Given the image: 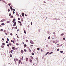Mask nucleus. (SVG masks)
Returning <instances> with one entry per match:
<instances>
[{"label":"nucleus","instance_id":"obj_1","mask_svg":"<svg viewBox=\"0 0 66 66\" xmlns=\"http://www.w3.org/2000/svg\"><path fill=\"white\" fill-rule=\"evenodd\" d=\"M30 43L31 44H34V42H33V41L32 40H30Z\"/></svg>","mask_w":66,"mask_h":66},{"label":"nucleus","instance_id":"obj_2","mask_svg":"<svg viewBox=\"0 0 66 66\" xmlns=\"http://www.w3.org/2000/svg\"><path fill=\"white\" fill-rule=\"evenodd\" d=\"M52 39H54V38H55V36H52Z\"/></svg>","mask_w":66,"mask_h":66},{"label":"nucleus","instance_id":"obj_3","mask_svg":"<svg viewBox=\"0 0 66 66\" xmlns=\"http://www.w3.org/2000/svg\"><path fill=\"white\" fill-rule=\"evenodd\" d=\"M12 49L14 50H16V48H15V47H12Z\"/></svg>","mask_w":66,"mask_h":66},{"label":"nucleus","instance_id":"obj_4","mask_svg":"<svg viewBox=\"0 0 66 66\" xmlns=\"http://www.w3.org/2000/svg\"><path fill=\"white\" fill-rule=\"evenodd\" d=\"M16 22H15L14 24H13V26L15 27V26H16Z\"/></svg>","mask_w":66,"mask_h":66},{"label":"nucleus","instance_id":"obj_5","mask_svg":"<svg viewBox=\"0 0 66 66\" xmlns=\"http://www.w3.org/2000/svg\"><path fill=\"white\" fill-rule=\"evenodd\" d=\"M22 15L23 16V17H24V14L23 13H22Z\"/></svg>","mask_w":66,"mask_h":66},{"label":"nucleus","instance_id":"obj_6","mask_svg":"<svg viewBox=\"0 0 66 66\" xmlns=\"http://www.w3.org/2000/svg\"><path fill=\"white\" fill-rule=\"evenodd\" d=\"M26 62H28L29 61V59L28 58L26 59Z\"/></svg>","mask_w":66,"mask_h":66},{"label":"nucleus","instance_id":"obj_7","mask_svg":"<svg viewBox=\"0 0 66 66\" xmlns=\"http://www.w3.org/2000/svg\"><path fill=\"white\" fill-rule=\"evenodd\" d=\"M29 61H30V62L31 63H32V60H31V59H30Z\"/></svg>","mask_w":66,"mask_h":66},{"label":"nucleus","instance_id":"obj_8","mask_svg":"<svg viewBox=\"0 0 66 66\" xmlns=\"http://www.w3.org/2000/svg\"><path fill=\"white\" fill-rule=\"evenodd\" d=\"M4 21V19H3L1 21H0V22H3V21Z\"/></svg>","mask_w":66,"mask_h":66},{"label":"nucleus","instance_id":"obj_9","mask_svg":"<svg viewBox=\"0 0 66 66\" xmlns=\"http://www.w3.org/2000/svg\"><path fill=\"white\" fill-rule=\"evenodd\" d=\"M21 60H20L19 61V64H20V63H21Z\"/></svg>","mask_w":66,"mask_h":66},{"label":"nucleus","instance_id":"obj_10","mask_svg":"<svg viewBox=\"0 0 66 66\" xmlns=\"http://www.w3.org/2000/svg\"><path fill=\"white\" fill-rule=\"evenodd\" d=\"M27 47V45L26 44H24V48H26Z\"/></svg>","mask_w":66,"mask_h":66},{"label":"nucleus","instance_id":"obj_11","mask_svg":"<svg viewBox=\"0 0 66 66\" xmlns=\"http://www.w3.org/2000/svg\"><path fill=\"white\" fill-rule=\"evenodd\" d=\"M21 53H23V51L22 50L21 51Z\"/></svg>","mask_w":66,"mask_h":66},{"label":"nucleus","instance_id":"obj_12","mask_svg":"<svg viewBox=\"0 0 66 66\" xmlns=\"http://www.w3.org/2000/svg\"><path fill=\"white\" fill-rule=\"evenodd\" d=\"M10 22L9 21H7L6 22L7 23H10Z\"/></svg>","mask_w":66,"mask_h":66},{"label":"nucleus","instance_id":"obj_13","mask_svg":"<svg viewBox=\"0 0 66 66\" xmlns=\"http://www.w3.org/2000/svg\"><path fill=\"white\" fill-rule=\"evenodd\" d=\"M55 42L54 41L53 42V43H54L55 44H56V43H57L58 42H56V43H55Z\"/></svg>","mask_w":66,"mask_h":66},{"label":"nucleus","instance_id":"obj_14","mask_svg":"<svg viewBox=\"0 0 66 66\" xmlns=\"http://www.w3.org/2000/svg\"><path fill=\"white\" fill-rule=\"evenodd\" d=\"M24 33H25V34H26V30H24Z\"/></svg>","mask_w":66,"mask_h":66},{"label":"nucleus","instance_id":"obj_15","mask_svg":"<svg viewBox=\"0 0 66 66\" xmlns=\"http://www.w3.org/2000/svg\"><path fill=\"white\" fill-rule=\"evenodd\" d=\"M40 49V48H37V50L39 51V50Z\"/></svg>","mask_w":66,"mask_h":66},{"label":"nucleus","instance_id":"obj_16","mask_svg":"<svg viewBox=\"0 0 66 66\" xmlns=\"http://www.w3.org/2000/svg\"><path fill=\"white\" fill-rule=\"evenodd\" d=\"M11 53H12L13 52V50H12L10 51Z\"/></svg>","mask_w":66,"mask_h":66},{"label":"nucleus","instance_id":"obj_17","mask_svg":"<svg viewBox=\"0 0 66 66\" xmlns=\"http://www.w3.org/2000/svg\"><path fill=\"white\" fill-rule=\"evenodd\" d=\"M60 52L61 53H63V51H60Z\"/></svg>","mask_w":66,"mask_h":66},{"label":"nucleus","instance_id":"obj_18","mask_svg":"<svg viewBox=\"0 0 66 66\" xmlns=\"http://www.w3.org/2000/svg\"><path fill=\"white\" fill-rule=\"evenodd\" d=\"M59 50H60V49L58 48L57 50V51H59Z\"/></svg>","mask_w":66,"mask_h":66},{"label":"nucleus","instance_id":"obj_19","mask_svg":"<svg viewBox=\"0 0 66 66\" xmlns=\"http://www.w3.org/2000/svg\"><path fill=\"white\" fill-rule=\"evenodd\" d=\"M26 42H27H27H28V40H26Z\"/></svg>","mask_w":66,"mask_h":66},{"label":"nucleus","instance_id":"obj_20","mask_svg":"<svg viewBox=\"0 0 66 66\" xmlns=\"http://www.w3.org/2000/svg\"><path fill=\"white\" fill-rule=\"evenodd\" d=\"M64 35V34H61V36H63Z\"/></svg>","mask_w":66,"mask_h":66},{"label":"nucleus","instance_id":"obj_21","mask_svg":"<svg viewBox=\"0 0 66 66\" xmlns=\"http://www.w3.org/2000/svg\"><path fill=\"white\" fill-rule=\"evenodd\" d=\"M50 36H49L48 37V39H50Z\"/></svg>","mask_w":66,"mask_h":66},{"label":"nucleus","instance_id":"obj_22","mask_svg":"<svg viewBox=\"0 0 66 66\" xmlns=\"http://www.w3.org/2000/svg\"><path fill=\"white\" fill-rule=\"evenodd\" d=\"M4 33H5V32H6V30H5L4 31Z\"/></svg>","mask_w":66,"mask_h":66},{"label":"nucleus","instance_id":"obj_23","mask_svg":"<svg viewBox=\"0 0 66 66\" xmlns=\"http://www.w3.org/2000/svg\"><path fill=\"white\" fill-rule=\"evenodd\" d=\"M16 45H17V46H18V45H19V44H18V43H16Z\"/></svg>","mask_w":66,"mask_h":66},{"label":"nucleus","instance_id":"obj_24","mask_svg":"<svg viewBox=\"0 0 66 66\" xmlns=\"http://www.w3.org/2000/svg\"><path fill=\"white\" fill-rule=\"evenodd\" d=\"M7 41H9V38H7Z\"/></svg>","mask_w":66,"mask_h":66},{"label":"nucleus","instance_id":"obj_25","mask_svg":"<svg viewBox=\"0 0 66 66\" xmlns=\"http://www.w3.org/2000/svg\"><path fill=\"white\" fill-rule=\"evenodd\" d=\"M10 35L11 36H12V35H13V34L12 33H10Z\"/></svg>","mask_w":66,"mask_h":66},{"label":"nucleus","instance_id":"obj_26","mask_svg":"<svg viewBox=\"0 0 66 66\" xmlns=\"http://www.w3.org/2000/svg\"><path fill=\"white\" fill-rule=\"evenodd\" d=\"M10 57H12V55L11 54H10Z\"/></svg>","mask_w":66,"mask_h":66},{"label":"nucleus","instance_id":"obj_27","mask_svg":"<svg viewBox=\"0 0 66 66\" xmlns=\"http://www.w3.org/2000/svg\"><path fill=\"white\" fill-rule=\"evenodd\" d=\"M29 51L30 52H31V50H30V49L29 48Z\"/></svg>","mask_w":66,"mask_h":66},{"label":"nucleus","instance_id":"obj_28","mask_svg":"<svg viewBox=\"0 0 66 66\" xmlns=\"http://www.w3.org/2000/svg\"><path fill=\"white\" fill-rule=\"evenodd\" d=\"M11 17V18H13V15H12Z\"/></svg>","mask_w":66,"mask_h":66},{"label":"nucleus","instance_id":"obj_29","mask_svg":"<svg viewBox=\"0 0 66 66\" xmlns=\"http://www.w3.org/2000/svg\"><path fill=\"white\" fill-rule=\"evenodd\" d=\"M4 23H2L1 24V25H4Z\"/></svg>","mask_w":66,"mask_h":66},{"label":"nucleus","instance_id":"obj_30","mask_svg":"<svg viewBox=\"0 0 66 66\" xmlns=\"http://www.w3.org/2000/svg\"><path fill=\"white\" fill-rule=\"evenodd\" d=\"M3 1L4 3H6V2H5V1Z\"/></svg>","mask_w":66,"mask_h":66},{"label":"nucleus","instance_id":"obj_31","mask_svg":"<svg viewBox=\"0 0 66 66\" xmlns=\"http://www.w3.org/2000/svg\"><path fill=\"white\" fill-rule=\"evenodd\" d=\"M18 22H19V23H21V22L20 21H19Z\"/></svg>","mask_w":66,"mask_h":66},{"label":"nucleus","instance_id":"obj_32","mask_svg":"<svg viewBox=\"0 0 66 66\" xmlns=\"http://www.w3.org/2000/svg\"><path fill=\"white\" fill-rule=\"evenodd\" d=\"M10 8L11 9H12V6H11L10 7Z\"/></svg>","mask_w":66,"mask_h":66},{"label":"nucleus","instance_id":"obj_33","mask_svg":"<svg viewBox=\"0 0 66 66\" xmlns=\"http://www.w3.org/2000/svg\"><path fill=\"white\" fill-rule=\"evenodd\" d=\"M12 22H13V23L15 22V21H14V20H13L12 21Z\"/></svg>","mask_w":66,"mask_h":66},{"label":"nucleus","instance_id":"obj_34","mask_svg":"<svg viewBox=\"0 0 66 66\" xmlns=\"http://www.w3.org/2000/svg\"><path fill=\"white\" fill-rule=\"evenodd\" d=\"M9 45H10L11 46V45H12L11 44V43H9Z\"/></svg>","mask_w":66,"mask_h":66},{"label":"nucleus","instance_id":"obj_35","mask_svg":"<svg viewBox=\"0 0 66 66\" xmlns=\"http://www.w3.org/2000/svg\"><path fill=\"white\" fill-rule=\"evenodd\" d=\"M32 55H33L34 54V53H32Z\"/></svg>","mask_w":66,"mask_h":66},{"label":"nucleus","instance_id":"obj_36","mask_svg":"<svg viewBox=\"0 0 66 66\" xmlns=\"http://www.w3.org/2000/svg\"><path fill=\"white\" fill-rule=\"evenodd\" d=\"M8 11L9 12H10V9H8Z\"/></svg>","mask_w":66,"mask_h":66},{"label":"nucleus","instance_id":"obj_37","mask_svg":"<svg viewBox=\"0 0 66 66\" xmlns=\"http://www.w3.org/2000/svg\"><path fill=\"white\" fill-rule=\"evenodd\" d=\"M20 26H22V24H21V23H20Z\"/></svg>","mask_w":66,"mask_h":66},{"label":"nucleus","instance_id":"obj_38","mask_svg":"<svg viewBox=\"0 0 66 66\" xmlns=\"http://www.w3.org/2000/svg\"><path fill=\"white\" fill-rule=\"evenodd\" d=\"M6 43L7 44V43H8V42H7V41H6Z\"/></svg>","mask_w":66,"mask_h":66},{"label":"nucleus","instance_id":"obj_39","mask_svg":"<svg viewBox=\"0 0 66 66\" xmlns=\"http://www.w3.org/2000/svg\"><path fill=\"white\" fill-rule=\"evenodd\" d=\"M2 45H5V44H4V43H3L2 44Z\"/></svg>","mask_w":66,"mask_h":66},{"label":"nucleus","instance_id":"obj_40","mask_svg":"<svg viewBox=\"0 0 66 66\" xmlns=\"http://www.w3.org/2000/svg\"><path fill=\"white\" fill-rule=\"evenodd\" d=\"M13 14H15V12L14 11H13Z\"/></svg>","mask_w":66,"mask_h":66},{"label":"nucleus","instance_id":"obj_41","mask_svg":"<svg viewBox=\"0 0 66 66\" xmlns=\"http://www.w3.org/2000/svg\"><path fill=\"white\" fill-rule=\"evenodd\" d=\"M9 16H11V14L10 13L9 14Z\"/></svg>","mask_w":66,"mask_h":66},{"label":"nucleus","instance_id":"obj_42","mask_svg":"<svg viewBox=\"0 0 66 66\" xmlns=\"http://www.w3.org/2000/svg\"><path fill=\"white\" fill-rule=\"evenodd\" d=\"M49 53V52H48L46 53L47 54H48V53Z\"/></svg>","mask_w":66,"mask_h":66},{"label":"nucleus","instance_id":"obj_43","mask_svg":"<svg viewBox=\"0 0 66 66\" xmlns=\"http://www.w3.org/2000/svg\"><path fill=\"white\" fill-rule=\"evenodd\" d=\"M53 53V52H51L50 53V54H52V53Z\"/></svg>","mask_w":66,"mask_h":66},{"label":"nucleus","instance_id":"obj_44","mask_svg":"<svg viewBox=\"0 0 66 66\" xmlns=\"http://www.w3.org/2000/svg\"><path fill=\"white\" fill-rule=\"evenodd\" d=\"M13 20H14V21H16V19H13Z\"/></svg>","mask_w":66,"mask_h":66},{"label":"nucleus","instance_id":"obj_45","mask_svg":"<svg viewBox=\"0 0 66 66\" xmlns=\"http://www.w3.org/2000/svg\"><path fill=\"white\" fill-rule=\"evenodd\" d=\"M18 20H20V18H18Z\"/></svg>","mask_w":66,"mask_h":66},{"label":"nucleus","instance_id":"obj_46","mask_svg":"<svg viewBox=\"0 0 66 66\" xmlns=\"http://www.w3.org/2000/svg\"><path fill=\"white\" fill-rule=\"evenodd\" d=\"M16 61H18V59H16Z\"/></svg>","mask_w":66,"mask_h":66},{"label":"nucleus","instance_id":"obj_47","mask_svg":"<svg viewBox=\"0 0 66 66\" xmlns=\"http://www.w3.org/2000/svg\"><path fill=\"white\" fill-rule=\"evenodd\" d=\"M2 40H4V38H2Z\"/></svg>","mask_w":66,"mask_h":66},{"label":"nucleus","instance_id":"obj_48","mask_svg":"<svg viewBox=\"0 0 66 66\" xmlns=\"http://www.w3.org/2000/svg\"><path fill=\"white\" fill-rule=\"evenodd\" d=\"M24 51L25 52H26V49H24Z\"/></svg>","mask_w":66,"mask_h":66},{"label":"nucleus","instance_id":"obj_49","mask_svg":"<svg viewBox=\"0 0 66 66\" xmlns=\"http://www.w3.org/2000/svg\"><path fill=\"white\" fill-rule=\"evenodd\" d=\"M33 59H34L33 57H31V59H32V60H33Z\"/></svg>","mask_w":66,"mask_h":66},{"label":"nucleus","instance_id":"obj_50","mask_svg":"<svg viewBox=\"0 0 66 66\" xmlns=\"http://www.w3.org/2000/svg\"><path fill=\"white\" fill-rule=\"evenodd\" d=\"M8 5H9V6H10V5H11V4H9Z\"/></svg>","mask_w":66,"mask_h":66},{"label":"nucleus","instance_id":"obj_51","mask_svg":"<svg viewBox=\"0 0 66 66\" xmlns=\"http://www.w3.org/2000/svg\"><path fill=\"white\" fill-rule=\"evenodd\" d=\"M22 58L21 59L22 60H23V56H22Z\"/></svg>","mask_w":66,"mask_h":66},{"label":"nucleus","instance_id":"obj_52","mask_svg":"<svg viewBox=\"0 0 66 66\" xmlns=\"http://www.w3.org/2000/svg\"><path fill=\"white\" fill-rule=\"evenodd\" d=\"M13 42V40H11V43H12V42Z\"/></svg>","mask_w":66,"mask_h":66},{"label":"nucleus","instance_id":"obj_53","mask_svg":"<svg viewBox=\"0 0 66 66\" xmlns=\"http://www.w3.org/2000/svg\"><path fill=\"white\" fill-rule=\"evenodd\" d=\"M15 29H17V26L16 27Z\"/></svg>","mask_w":66,"mask_h":66},{"label":"nucleus","instance_id":"obj_54","mask_svg":"<svg viewBox=\"0 0 66 66\" xmlns=\"http://www.w3.org/2000/svg\"><path fill=\"white\" fill-rule=\"evenodd\" d=\"M11 11H13V8L11 9Z\"/></svg>","mask_w":66,"mask_h":66},{"label":"nucleus","instance_id":"obj_55","mask_svg":"<svg viewBox=\"0 0 66 66\" xmlns=\"http://www.w3.org/2000/svg\"><path fill=\"white\" fill-rule=\"evenodd\" d=\"M1 31H3V29H1Z\"/></svg>","mask_w":66,"mask_h":66},{"label":"nucleus","instance_id":"obj_56","mask_svg":"<svg viewBox=\"0 0 66 66\" xmlns=\"http://www.w3.org/2000/svg\"><path fill=\"white\" fill-rule=\"evenodd\" d=\"M41 52H43V50L42 49L41 50Z\"/></svg>","mask_w":66,"mask_h":66},{"label":"nucleus","instance_id":"obj_57","mask_svg":"<svg viewBox=\"0 0 66 66\" xmlns=\"http://www.w3.org/2000/svg\"><path fill=\"white\" fill-rule=\"evenodd\" d=\"M5 34L6 35H7V33H5Z\"/></svg>","mask_w":66,"mask_h":66},{"label":"nucleus","instance_id":"obj_58","mask_svg":"<svg viewBox=\"0 0 66 66\" xmlns=\"http://www.w3.org/2000/svg\"><path fill=\"white\" fill-rule=\"evenodd\" d=\"M53 34H55V32H54L53 33Z\"/></svg>","mask_w":66,"mask_h":66},{"label":"nucleus","instance_id":"obj_59","mask_svg":"<svg viewBox=\"0 0 66 66\" xmlns=\"http://www.w3.org/2000/svg\"><path fill=\"white\" fill-rule=\"evenodd\" d=\"M63 40H65V38H63Z\"/></svg>","mask_w":66,"mask_h":66},{"label":"nucleus","instance_id":"obj_60","mask_svg":"<svg viewBox=\"0 0 66 66\" xmlns=\"http://www.w3.org/2000/svg\"><path fill=\"white\" fill-rule=\"evenodd\" d=\"M48 45H47L46 46V47H48Z\"/></svg>","mask_w":66,"mask_h":66},{"label":"nucleus","instance_id":"obj_61","mask_svg":"<svg viewBox=\"0 0 66 66\" xmlns=\"http://www.w3.org/2000/svg\"><path fill=\"white\" fill-rule=\"evenodd\" d=\"M2 48H4V46H2Z\"/></svg>","mask_w":66,"mask_h":66},{"label":"nucleus","instance_id":"obj_62","mask_svg":"<svg viewBox=\"0 0 66 66\" xmlns=\"http://www.w3.org/2000/svg\"><path fill=\"white\" fill-rule=\"evenodd\" d=\"M13 10L14 11H15V9H13Z\"/></svg>","mask_w":66,"mask_h":66},{"label":"nucleus","instance_id":"obj_63","mask_svg":"<svg viewBox=\"0 0 66 66\" xmlns=\"http://www.w3.org/2000/svg\"><path fill=\"white\" fill-rule=\"evenodd\" d=\"M25 16H27V14H25Z\"/></svg>","mask_w":66,"mask_h":66},{"label":"nucleus","instance_id":"obj_64","mask_svg":"<svg viewBox=\"0 0 66 66\" xmlns=\"http://www.w3.org/2000/svg\"><path fill=\"white\" fill-rule=\"evenodd\" d=\"M7 46H8V47H9V45L7 44Z\"/></svg>","mask_w":66,"mask_h":66}]
</instances>
